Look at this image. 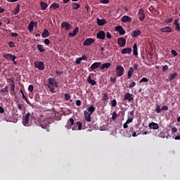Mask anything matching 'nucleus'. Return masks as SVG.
<instances>
[{
    "instance_id": "obj_52",
    "label": "nucleus",
    "mask_w": 180,
    "mask_h": 180,
    "mask_svg": "<svg viewBox=\"0 0 180 180\" xmlns=\"http://www.w3.org/2000/svg\"><path fill=\"white\" fill-rule=\"evenodd\" d=\"M110 82H112V84H115L116 82V77H110Z\"/></svg>"
},
{
    "instance_id": "obj_36",
    "label": "nucleus",
    "mask_w": 180,
    "mask_h": 180,
    "mask_svg": "<svg viewBox=\"0 0 180 180\" xmlns=\"http://www.w3.org/2000/svg\"><path fill=\"white\" fill-rule=\"evenodd\" d=\"M49 122L48 121H45L44 123L41 124V127H42V129H47L49 127Z\"/></svg>"
},
{
    "instance_id": "obj_11",
    "label": "nucleus",
    "mask_w": 180,
    "mask_h": 180,
    "mask_svg": "<svg viewBox=\"0 0 180 180\" xmlns=\"http://www.w3.org/2000/svg\"><path fill=\"white\" fill-rule=\"evenodd\" d=\"M123 101H129V102H131V101H134V98H133V96L130 93H127L124 95V97L123 98Z\"/></svg>"
},
{
    "instance_id": "obj_51",
    "label": "nucleus",
    "mask_w": 180,
    "mask_h": 180,
    "mask_svg": "<svg viewBox=\"0 0 180 180\" xmlns=\"http://www.w3.org/2000/svg\"><path fill=\"white\" fill-rule=\"evenodd\" d=\"M10 34L12 37H18V36H19V34L16 32H11Z\"/></svg>"
},
{
    "instance_id": "obj_22",
    "label": "nucleus",
    "mask_w": 180,
    "mask_h": 180,
    "mask_svg": "<svg viewBox=\"0 0 180 180\" xmlns=\"http://www.w3.org/2000/svg\"><path fill=\"white\" fill-rule=\"evenodd\" d=\"M34 27V21H31L27 27V29L29 30V32L30 33H32V32H33V27Z\"/></svg>"
},
{
    "instance_id": "obj_9",
    "label": "nucleus",
    "mask_w": 180,
    "mask_h": 180,
    "mask_svg": "<svg viewBox=\"0 0 180 180\" xmlns=\"http://www.w3.org/2000/svg\"><path fill=\"white\" fill-rule=\"evenodd\" d=\"M97 39H101V40H105V37H106V34L101 30L96 34Z\"/></svg>"
},
{
    "instance_id": "obj_35",
    "label": "nucleus",
    "mask_w": 180,
    "mask_h": 180,
    "mask_svg": "<svg viewBox=\"0 0 180 180\" xmlns=\"http://www.w3.org/2000/svg\"><path fill=\"white\" fill-rule=\"evenodd\" d=\"M22 99L27 102V105H30V106H33V105H32V103L29 101V100H27V97L25 96V94H22Z\"/></svg>"
},
{
    "instance_id": "obj_56",
    "label": "nucleus",
    "mask_w": 180,
    "mask_h": 180,
    "mask_svg": "<svg viewBox=\"0 0 180 180\" xmlns=\"http://www.w3.org/2000/svg\"><path fill=\"white\" fill-rule=\"evenodd\" d=\"M133 86H136V82H132L131 84L129 85V88H133Z\"/></svg>"
},
{
    "instance_id": "obj_53",
    "label": "nucleus",
    "mask_w": 180,
    "mask_h": 180,
    "mask_svg": "<svg viewBox=\"0 0 180 180\" xmlns=\"http://www.w3.org/2000/svg\"><path fill=\"white\" fill-rule=\"evenodd\" d=\"M33 89H34L33 85L31 84L28 86V91H30V92H33Z\"/></svg>"
},
{
    "instance_id": "obj_20",
    "label": "nucleus",
    "mask_w": 180,
    "mask_h": 180,
    "mask_svg": "<svg viewBox=\"0 0 180 180\" xmlns=\"http://www.w3.org/2000/svg\"><path fill=\"white\" fill-rule=\"evenodd\" d=\"M78 30H79V28L78 27H76L73 30V32H69L68 35L70 36V37H74L75 36H77V34L78 33Z\"/></svg>"
},
{
    "instance_id": "obj_10",
    "label": "nucleus",
    "mask_w": 180,
    "mask_h": 180,
    "mask_svg": "<svg viewBox=\"0 0 180 180\" xmlns=\"http://www.w3.org/2000/svg\"><path fill=\"white\" fill-rule=\"evenodd\" d=\"M117 41L119 46H120L121 47H124L126 46V39H124V37L117 38Z\"/></svg>"
},
{
    "instance_id": "obj_47",
    "label": "nucleus",
    "mask_w": 180,
    "mask_h": 180,
    "mask_svg": "<svg viewBox=\"0 0 180 180\" xmlns=\"http://www.w3.org/2000/svg\"><path fill=\"white\" fill-rule=\"evenodd\" d=\"M141 82H148V79H147V77H143V78L140 80V84H141Z\"/></svg>"
},
{
    "instance_id": "obj_29",
    "label": "nucleus",
    "mask_w": 180,
    "mask_h": 180,
    "mask_svg": "<svg viewBox=\"0 0 180 180\" xmlns=\"http://www.w3.org/2000/svg\"><path fill=\"white\" fill-rule=\"evenodd\" d=\"M71 6L72 7V9L75 10L79 9V8H81V4L78 3H72Z\"/></svg>"
},
{
    "instance_id": "obj_64",
    "label": "nucleus",
    "mask_w": 180,
    "mask_h": 180,
    "mask_svg": "<svg viewBox=\"0 0 180 180\" xmlns=\"http://www.w3.org/2000/svg\"><path fill=\"white\" fill-rule=\"evenodd\" d=\"M101 4H109V0H102Z\"/></svg>"
},
{
    "instance_id": "obj_55",
    "label": "nucleus",
    "mask_w": 180,
    "mask_h": 180,
    "mask_svg": "<svg viewBox=\"0 0 180 180\" xmlns=\"http://www.w3.org/2000/svg\"><path fill=\"white\" fill-rule=\"evenodd\" d=\"M44 44H45L46 46H49V44H50V39H44Z\"/></svg>"
},
{
    "instance_id": "obj_37",
    "label": "nucleus",
    "mask_w": 180,
    "mask_h": 180,
    "mask_svg": "<svg viewBox=\"0 0 180 180\" xmlns=\"http://www.w3.org/2000/svg\"><path fill=\"white\" fill-rule=\"evenodd\" d=\"M155 108V110L156 113H161V112H162V110L161 109V106H160L159 105H156Z\"/></svg>"
},
{
    "instance_id": "obj_19",
    "label": "nucleus",
    "mask_w": 180,
    "mask_h": 180,
    "mask_svg": "<svg viewBox=\"0 0 180 180\" xmlns=\"http://www.w3.org/2000/svg\"><path fill=\"white\" fill-rule=\"evenodd\" d=\"M97 25L98 26H105L106 25V20L97 18Z\"/></svg>"
},
{
    "instance_id": "obj_44",
    "label": "nucleus",
    "mask_w": 180,
    "mask_h": 180,
    "mask_svg": "<svg viewBox=\"0 0 180 180\" xmlns=\"http://www.w3.org/2000/svg\"><path fill=\"white\" fill-rule=\"evenodd\" d=\"M117 105V101H116V99L111 101V106L112 108H116Z\"/></svg>"
},
{
    "instance_id": "obj_18",
    "label": "nucleus",
    "mask_w": 180,
    "mask_h": 180,
    "mask_svg": "<svg viewBox=\"0 0 180 180\" xmlns=\"http://www.w3.org/2000/svg\"><path fill=\"white\" fill-rule=\"evenodd\" d=\"M91 115L92 114L88 112V111H84V117L86 122H92V119L91 118Z\"/></svg>"
},
{
    "instance_id": "obj_28",
    "label": "nucleus",
    "mask_w": 180,
    "mask_h": 180,
    "mask_svg": "<svg viewBox=\"0 0 180 180\" xmlns=\"http://www.w3.org/2000/svg\"><path fill=\"white\" fill-rule=\"evenodd\" d=\"M137 50H138L137 44H134V46H133L134 56H139V53H138Z\"/></svg>"
},
{
    "instance_id": "obj_39",
    "label": "nucleus",
    "mask_w": 180,
    "mask_h": 180,
    "mask_svg": "<svg viewBox=\"0 0 180 180\" xmlns=\"http://www.w3.org/2000/svg\"><path fill=\"white\" fill-rule=\"evenodd\" d=\"M11 82H12V84L11 85V92H13V94H15V81L11 80Z\"/></svg>"
},
{
    "instance_id": "obj_8",
    "label": "nucleus",
    "mask_w": 180,
    "mask_h": 180,
    "mask_svg": "<svg viewBox=\"0 0 180 180\" xmlns=\"http://www.w3.org/2000/svg\"><path fill=\"white\" fill-rule=\"evenodd\" d=\"M115 31L118 32L120 36H123L124 33H126V31L124 30L123 27H122L121 25L115 27Z\"/></svg>"
},
{
    "instance_id": "obj_49",
    "label": "nucleus",
    "mask_w": 180,
    "mask_h": 180,
    "mask_svg": "<svg viewBox=\"0 0 180 180\" xmlns=\"http://www.w3.org/2000/svg\"><path fill=\"white\" fill-rule=\"evenodd\" d=\"M80 60H84V61H87L88 60V57L84 55L82 57L80 58Z\"/></svg>"
},
{
    "instance_id": "obj_63",
    "label": "nucleus",
    "mask_w": 180,
    "mask_h": 180,
    "mask_svg": "<svg viewBox=\"0 0 180 180\" xmlns=\"http://www.w3.org/2000/svg\"><path fill=\"white\" fill-rule=\"evenodd\" d=\"M168 106H167V105H164V106H162V110H168Z\"/></svg>"
},
{
    "instance_id": "obj_30",
    "label": "nucleus",
    "mask_w": 180,
    "mask_h": 180,
    "mask_svg": "<svg viewBox=\"0 0 180 180\" xmlns=\"http://www.w3.org/2000/svg\"><path fill=\"white\" fill-rule=\"evenodd\" d=\"M133 72H134V69L133 68H130L128 71V79H130L131 78V76L133 75Z\"/></svg>"
},
{
    "instance_id": "obj_59",
    "label": "nucleus",
    "mask_w": 180,
    "mask_h": 180,
    "mask_svg": "<svg viewBox=\"0 0 180 180\" xmlns=\"http://www.w3.org/2000/svg\"><path fill=\"white\" fill-rule=\"evenodd\" d=\"M176 131H178V129L175 127L172 128V133H176Z\"/></svg>"
},
{
    "instance_id": "obj_24",
    "label": "nucleus",
    "mask_w": 180,
    "mask_h": 180,
    "mask_svg": "<svg viewBox=\"0 0 180 180\" xmlns=\"http://www.w3.org/2000/svg\"><path fill=\"white\" fill-rule=\"evenodd\" d=\"M179 20H174V25L176 26L175 27V30H177L178 32H180V26H179Z\"/></svg>"
},
{
    "instance_id": "obj_17",
    "label": "nucleus",
    "mask_w": 180,
    "mask_h": 180,
    "mask_svg": "<svg viewBox=\"0 0 180 180\" xmlns=\"http://www.w3.org/2000/svg\"><path fill=\"white\" fill-rule=\"evenodd\" d=\"M149 127L150 129H153V130H157L160 128V126L157 123L150 122L149 124Z\"/></svg>"
},
{
    "instance_id": "obj_25",
    "label": "nucleus",
    "mask_w": 180,
    "mask_h": 180,
    "mask_svg": "<svg viewBox=\"0 0 180 180\" xmlns=\"http://www.w3.org/2000/svg\"><path fill=\"white\" fill-rule=\"evenodd\" d=\"M95 110V107H94V105H91L89 108H87L86 111H87V113H90V115H92V113H94Z\"/></svg>"
},
{
    "instance_id": "obj_2",
    "label": "nucleus",
    "mask_w": 180,
    "mask_h": 180,
    "mask_svg": "<svg viewBox=\"0 0 180 180\" xmlns=\"http://www.w3.org/2000/svg\"><path fill=\"white\" fill-rule=\"evenodd\" d=\"M30 112H27L25 115L24 119L22 120L24 126H26L27 127H29V126H30Z\"/></svg>"
},
{
    "instance_id": "obj_16",
    "label": "nucleus",
    "mask_w": 180,
    "mask_h": 180,
    "mask_svg": "<svg viewBox=\"0 0 180 180\" xmlns=\"http://www.w3.org/2000/svg\"><path fill=\"white\" fill-rule=\"evenodd\" d=\"M141 34V30H135L131 33V37H137V36H140Z\"/></svg>"
},
{
    "instance_id": "obj_43",
    "label": "nucleus",
    "mask_w": 180,
    "mask_h": 180,
    "mask_svg": "<svg viewBox=\"0 0 180 180\" xmlns=\"http://www.w3.org/2000/svg\"><path fill=\"white\" fill-rule=\"evenodd\" d=\"M76 126H77L78 130H82V123L81 122H77Z\"/></svg>"
},
{
    "instance_id": "obj_27",
    "label": "nucleus",
    "mask_w": 180,
    "mask_h": 180,
    "mask_svg": "<svg viewBox=\"0 0 180 180\" xmlns=\"http://www.w3.org/2000/svg\"><path fill=\"white\" fill-rule=\"evenodd\" d=\"M87 82L89 84H91V85H96V82L91 77V76H89L87 78Z\"/></svg>"
},
{
    "instance_id": "obj_15",
    "label": "nucleus",
    "mask_w": 180,
    "mask_h": 180,
    "mask_svg": "<svg viewBox=\"0 0 180 180\" xmlns=\"http://www.w3.org/2000/svg\"><path fill=\"white\" fill-rule=\"evenodd\" d=\"M112 65V63H103V64H101L100 65V69L101 70H108V68H110V66Z\"/></svg>"
},
{
    "instance_id": "obj_7",
    "label": "nucleus",
    "mask_w": 180,
    "mask_h": 180,
    "mask_svg": "<svg viewBox=\"0 0 180 180\" xmlns=\"http://www.w3.org/2000/svg\"><path fill=\"white\" fill-rule=\"evenodd\" d=\"M62 29H65V30H71V24L68 22H63L61 23Z\"/></svg>"
},
{
    "instance_id": "obj_40",
    "label": "nucleus",
    "mask_w": 180,
    "mask_h": 180,
    "mask_svg": "<svg viewBox=\"0 0 180 180\" xmlns=\"http://www.w3.org/2000/svg\"><path fill=\"white\" fill-rule=\"evenodd\" d=\"M176 77H178L177 72H174V73L170 75L169 81H173V79H175Z\"/></svg>"
},
{
    "instance_id": "obj_62",
    "label": "nucleus",
    "mask_w": 180,
    "mask_h": 180,
    "mask_svg": "<svg viewBox=\"0 0 180 180\" xmlns=\"http://www.w3.org/2000/svg\"><path fill=\"white\" fill-rule=\"evenodd\" d=\"M76 106H81V101L79 100L76 101Z\"/></svg>"
},
{
    "instance_id": "obj_34",
    "label": "nucleus",
    "mask_w": 180,
    "mask_h": 180,
    "mask_svg": "<svg viewBox=\"0 0 180 180\" xmlns=\"http://www.w3.org/2000/svg\"><path fill=\"white\" fill-rule=\"evenodd\" d=\"M68 124H69V126L68 127V129H71V126L74 125V119L70 118L68 122Z\"/></svg>"
},
{
    "instance_id": "obj_33",
    "label": "nucleus",
    "mask_w": 180,
    "mask_h": 180,
    "mask_svg": "<svg viewBox=\"0 0 180 180\" xmlns=\"http://www.w3.org/2000/svg\"><path fill=\"white\" fill-rule=\"evenodd\" d=\"M58 8H60V4H57V3H53L51 6H50V9L53 8V9H58Z\"/></svg>"
},
{
    "instance_id": "obj_23",
    "label": "nucleus",
    "mask_w": 180,
    "mask_h": 180,
    "mask_svg": "<svg viewBox=\"0 0 180 180\" xmlns=\"http://www.w3.org/2000/svg\"><path fill=\"white\" fill-rule=\"evenodd\" d=\"M20 4H18L15 8V9L13 11V15H18V13H19V12L20 11Z\"/></svg>"
},
{
    "instance_id": "obj_42",
    "label": "nucleus",
    "mask_w": 180,
    "mask_h": 180,
    "mask_svg": "<svg viewBox=\"0 0 180 180\" xmlns=\"http://www.w3.org/2000/svg\"><path fill=\"white\" fill-rule=\"evenodd\" d=\"M139 15V19L141 20V22H143L144 19L146 18V14H138Z\"/></svg>"
},
{
    "instance_id": "obj_21",
    "label": "nucleus",
    "mask_w": 180,
    "mask_h": 180,
    "mask_svg": "<svg viewBox=\"0 0 180 180\" xmlns=\"http://www.w3.org/2000/svg\"><path fill=\"white\" fill-rule=\"evenodd\" d=\"M122 54H131V48H125L122 50Z\"/></svg>"
},
{
    "instance_id": "obj_50",
    "label": "nucleus",
    "mask_w": 180,
    "mask_h": 180,
    "mask_svg": "<svg viewBox=\"0 0 180 180\" xmlns=\"http://www.w3.org/2000/svg\"><path fill=\"white\" fill-rule=\"evenodd\" d=\"M171 53L172 55H174V57H176V56H178V53L174 49L171 51Z\"/></svg>"
},
{
    "instance_id": "obj_41",
    "label": "nucleus",
    "mask_w": 180,
    "mask_h": 180,
    "mask_svg": "<svg viewBox=\"0 0 180 180\" xmlns=\"http://www.w3.org/2000/svg\"><path fill=\"white\" fill-rule=\"evenodd\" d=\"M1 93L5 94L6 92H9V86H6L5 88L0 90Z\"/></svg>"
},
{
    "instance_id": "obj_6",
    "label": "nucleus",
    "mask_w": 180,
    "mask_h": 180,
    "mask_svg": "<svg viewBox=\"0 0 180 180\" xmlns=\"http://www.w3.org/2000/svg\"><path fill=\"white\" fill-rule=\"evenodd\" d=\"M95 43V39L93 38H87L83 42V45L84 46H91V44H94Z\"/></svg>"
},
{
    "instance_id": "obj_3",
    "label": "nucleus",
    "mask_w": 180,
    "mask_h": 180,
    "mask_svg": "<svg viewBox=\"0 0 180 180\" xmlns=\"http://www.w3.org/2000/svg\"><path fill=\"white\" fill-rule=\"evenodd\" d=\"M115 72L117 77H122V75H123V74L124 73V68H123V66L119 65L116 67Z\"/></svg>"
},
{
    "instance_id": "obj_48",
    "label": "nucleus",
    "mask_w": 180,
    "mask_h": 180,
    "mask_svg": "<svg viewBox=\"0 0 180 180\" xmlns=\"http://www.w3.org/2000/svg\"><path fill=\"white\" fill-rule=\"evenodd\" d=\"M8 46H9V47H11V49H13V47H15V42H13V41H10L9 43H8Z\"/></svg>"
},
{
    "instance_id": "obj_46",
    "label": "nucleus",
    "mask_w": 180,
    "mask_h": 180,
    "mask_svg": "<svg viewBox=\"0 0 180 180\" xmlns=\"http://www.w3.org/2000/svg\"><path fill=\"white\" fill-rule=\"evenodd\" d=\"M65 99L66 101H70V99H71V96L70 94H65Z\"/></svg>"
},
{
    "instance_id": "obj_61",
    "label": "nucleus",
    "mask_w": 180,
    "mask_h": 180,
    "mask_svg": "<svg viewBox=\"0 0 180 180\" xmlns=\"http://www.w3.org/2000/svg\"><path fill=\"white\" fill-rule=\"evenodd\" d=\"M82 61V60H81V58H79L76 59L75 63H76V64H81Z\"/></svg>"
},
{
    "instance_id": "obj_4",
    "label": "nucleus",
    "mask_w": 180,
    "mask_h": 180,
    "mask_svg": "<svg viewBox=\"0 0 180 180\" xmlns=\"http://www.w3.org/2000/svg\"><path fill=\"white\" fill-rule=\"evenodd\" d=\"M34 65L35 68H38L40 71H43V70H44V63L42 61H35L34 63Z\"/></svg>"
},
{
    "instance_id": "obj_5",
    "label": "nucleus",
    "mask_w": 180,
    "mask_h": 180,
    "mask_svg": "<svg viewBox=\"0 0 180 180\" xmlns=\"http://www.w3.org/2000/svg\"><path fill=\"white\" fill-rule=\"evenodd\" d=\"M3 57L6 58L7 61H15V60H16V56L12 55V53H6Z\"/></svg>"
},
{
    "instance_id": "obj_14",
    "label": "nucleus",
    "mask_w": 180,
    "mask_h": 180,
    "mask_svg": "<svg viewBox=\"0 0 180 180\" xmlns=\"http://www.w3.org/2000/svg\"><path fill=\"white\" fill-rule=\"evenodd\" d=\"M131 17H129V15H124L122 18V22H123V23H127V22L130 23L131 22Z\"/></svg>"
},
{
    "instance_id": "obj_45",
    "label": "nucleus",
    "mask_w": 180,
    "mask_h": 180,
    "mask_svg": "<svg viewBox=\"0 0 180 180\" xmlns=\"http://www.w3.org/2000/svg\"><path fill=\"white\" fill-rule=\"evenodd\" d=\"M118 116H119V115H117V114L116 113V112H113L111 119H112V120H116V117H117Z\"/></svg>"
},
{
    "instance_id": "obj_60",
    "label": "nucleus",
    "mask_w": 180,
    "mask_h": 180,
    "mask_svg": "<svg viewBox=\"0 0 180 180\" xmlns=\"http://www.w3.org/2000/svg\"><path fill=\"white\" fill-rule=\"evenodd\" d=\"M106 37L107 39H112V34H110V32H108L106 33Z\"/></svg>"
},
{
    "instance_id": "obj_31",
    "label": "nucleus",
    "mask_w": 180,
    "mask_h": 180,
    "mask_svg": "<svg viewBox=\"0 0 180 180\" xmlns=\"http://www.w3.org/2000/svg\"><path fill=\"white\" fill-rule=\"evenodd\" d=\"M40 5H41V9H43L44 11H46V9H47V6H49L47 3H45L44 1H41Z\"/></svg>"
},
{
    "instance_id": "obj_32",
    "label": "nucleus",
    "mask_w": 180,
    "mask_h": 180,
    "mask_svg": "<svg viewBox=\"0 0 180 180\" xmlns=\"http://www.w3.org/2000/svg\"><path fill=\"white\" fill-rule=\"evenodd\" d=\"M41 36L43 38L49 37V36H50V32H49V30L45 29L44 32L41 34Z\"/></svg>"
},
{
    "instance_id": "obj_54",
    "label": "nucleus",
    "mask_w": 180,
    "mask_h": 180,
    "mask_svg": "<svg viewBox=\"0 0 180 180\" xmlns=\"http://www.w3.org/2000/svg\"><path fill=\"white\" fill-rule=\"evenodd\" d=\"M133 122V118L132 117H130V118H128L127 120L126 121V123H127L128 124L131 123Z\"/></svg>"
},
{
    "instance_id": "obj_58",
    "label": "nucleus",
    "mask_w": 180,
    "mask_h": 180,
    "mask_svg": "<svg viewBox=\"0 0 180 180\" xmlns=\"http://www.w3.org/2000/svg\"><path fill=\"white\" fill-rule=\"evenodd\" d=\"M144 14V10L143 8H140L138 13V15H143Z\"/></svg>"
},
{
    "instance_id": "obj_12",
    "label": "nucleus",
    "mask_w": 180,
    "mask_h": 180,
    "mask_svg": "<svg viewBox=\"0 0 180 180\" xmlns=\"http://www.w3.org/2000/svg\"><path fill=\"white\" fill-rule=\"evenodd\" d=\"M160 32H162V33H172V28H171L169 26L162 27L160 28Z\"/></svg>"
},
{
    "instance_id": "obj_38",
    "label": "nucleus",
    "mask_w": 180,
    "mask_h": 180,
    "mask_svg": "<svg viewBox=\"0 0 180 180\" xmlns=\"http://www.w3.org/2000/svg\"><path fill=\"white\" fill-rule=\"evenodd\" d=\"M108 94L105 93L103 94V96L102 97V101L103 102H104V103H108Z\"/></svg>"
},
{
    "instance_id": "obj_57",
    "label": "nucleus",
    "mask_w": 180,
    "mask_h": 180,
    "mask_svg": "<svg viewBox=\"0 0 180 180\" xmlns=\"http://www.w3.org/2000/svg\"><path fill=\"white\" fill-rule=\"evenodd\" d=\"M168 70V65H165L162 68L163 72H165V71Z\"/></svg>"
},
{
    "instance_id": "obj_13",
    "label": "nucleus",
    "mask_w": 180,
    "mask_h": 180,
    "mask_svg": "<svg viewBox=\"0 0 180 180\" xmlns=\"http://www.w3.org/2000/svg\"><path fill=\"white\" fill-rule=\"evenodd\" d=\"M101 64L102 63L101 62H96L91 65V66L90 67V69L91 70V71H94V70H96V68H99Z\"/></svg>"
},
{
    "instance_id": "obj_26",
    "label": "nucleus",
    "mask_w": 180,
    "mask_h": 180,
    "mask_svg": "<svg viewBox=\"0 0 180 180\" xmlns=\"http://www.w3.org/2000/svg\"><path fill=\"white\" fill-rule=\"evenodd\" d=\"M37 47L40 53H44V51H46V49H44V46L41 44H38Z\"/></svg>"
},
{
    "instance_id": "obj_1",
    "label": "nucleus",
    "mask_w": 180,
    "mask_h": 180,
    "mask_svg": "<svg viewBox=\"0 0 180 180\" xmlns=\"http://www.w3.org/2000/svg\"><path fill=\"white\" fill-rule=\"evenodd\" d=\"M49 84H47L48 88L49 89L51 92H54L56 88H58V83L57 81L53 78H49L48 79Z\"/></svg>"
}]
</instances>
